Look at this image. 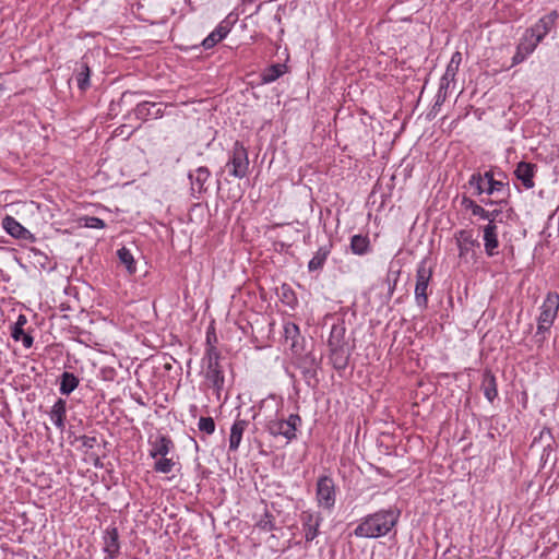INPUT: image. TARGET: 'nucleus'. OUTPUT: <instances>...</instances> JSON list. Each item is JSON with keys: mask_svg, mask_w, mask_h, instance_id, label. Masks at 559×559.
Wrapping results in <instances>:
<instances>
[{"mask_svg": "<svg viewBox=\"0 0 559 559\" xmlns=\"http://www.w3.org/2000/svg\"><path fill=\"white\" fill-rule=\"evenodd\" d=\"M401 512L396 508L381 509L361 518L353 534L358 538L386 536L397 524Z\"/></svg>", "mask_w": 559, "mask_h": 559, "instance_id": "obj_1", "label": "nucleus"}, {"mask_svg": "<svg viewBox=\"0 0 559 559\" xmlns=\"http://www.w3.org/2000/svg\"><path fill=\"white\" fill-rule=\"evenodd\" d=\"M499 178L495 177L493 170H487L484 174L474 173L471 175L467 186L473 189V195L481 197H502L508 199L510 197L509 182L503 173L498 174Z\"/></svg>", "mask_w": 559, "mask_h": 559, "instance_id": "obj_2", "label": "nucleus"}, {"mask_svg": "<svg viewBox=\"0 0 559 559\" xmlns=\"http://www.w3.org/2000/svg\"><path fill=\"white\" fill-rule=\"evenodd\" d=\"M202 368L206 385L212 388L219 399L225 385V376L221 365V353L215 346L210 345L205 349Z\"/></svg>", "mask_w": 559, "mask_h": 559, "instance_id": "obj_3", "label": "nucleus"}, {"mask_svg": "<svg viewBox=\"0 0 559 559\" xmlns=\"http://www.w3.org/2000/svg\"><path fill=\"white\" fill-rule=\"evenodd\" d=\"M559 310V294L556 292H549L542 306L540 313L537 319L536 336L544 335L548 332L557 318ZM545 336L542 337V341Z\"/></svg>", "mask_w": 559, "mask_h": 559, "instance_id": "obj_4", "label": "nucleus"}, {"mask_svg": "<svg viewBox=\"0 0 559 559\" xmlns=\"http://www.w3.org/2000/svg\"><path fill=\"white\" fill-rule=\"evenodd\" d=\"M301 425V418L298 414H290L287 419L274 418L266 424V430L273 437H284L287 442L297 438V430Z\"/></svg>", "mask_w": 559, "mask_h": 559, "instance_id": "obj_5", "label": "nucleus"}, {"mask_svg": "<svg viewBox=\"0 0 559 559\" xmlns=\"http://www.w3.org/2000/svg\"><path fill=\"white\" fill-rule=\"evenodd\" d=\"M432 267L428 264L426 259L417 264L416 269V285H415V301L416 305L426 309L428 306V287L432 277Z\"/></svg>", "mask_w": 559, "mask_h": 559, "instance_id": "obj_6", "label": "nucleus"}, {"mask_svg": "<svg viewBox=\"0 0 559 559\" xmlns=\"http://www.w3.org/2000/svg\"><path fill=\"white\" fill-rule=\"evenodd\" d=\"M230 176L242 179L249 171V157L247 148L236 141L233 148L228 153V160L226 163Z\"/></svg>", "mask_w": 559, "mask_h": 559, "instance_id": "obj_7", "label": "nucleus"}, {"mask_svg": "<svg viewBox=\"0 0 559 559\" xmlns=\"http://www.w3.org/2000/svg\"><path fill=\"white\" fill-rule=\"evenodd\" d=\"M337 488L330 476H320L316 484V502L320 509L332 511L336 503Z\"/></svg>", "mask_w": 559, "mask_h": 559, "instance_id": "obj_8", "label": "nucleus"}, {"mask_svg": "<svg viewBox=\"0 0 559 559\" xmlns=\"http://www.w3.org/2000/svg\"><path fill=\"white\" fill-rule=\"evenodd\" d=\"M323 522L320 512L313 510H305L300 513L301 530L307 543L312 542L319 535V528Z\"/></svg>", "mask_w": 559, "mask_h": 559, "instance_id": "obj_9", "label": "nucleus"}, {"mask_svg": "<svg viewBox=\"0 0 559 559\" xmlns=\"http://www.w3.org/2000/svg\"><path fill=\"white\" fill-rule=\"evenodd\" d=\"M559 17L558 11L554 10L548 14L542 16L534 25L526 29V32L534 37V40H542L555 27Z\"/></svg>", "mask_w": 559, "mask_h": 559, "instance_id": "obj_10", "label": "nucleus"}, {"mask_svg": "<svg viewBox=\"0 0 559 559\" xmlns=\"http://www.w3.org/2000/svg\"><path fill=\"white\" fill-rule=\"evenodd\" d=\"M539 41L534 40V37L526 31L523 34L520 43L516 46V51L512 57V66L522 63L528 56H531L537 48Z\"/></svg>", "mask_w": 559, "mask_h": 559, "instance_id": "obj_11", "label": "nucleus"}, {"mask_svg": "<svg viewBox=\"0 0 559 559\" xmlns=\"http://www.w3.org/2000/svg\"><path fill=\"white\" fill-rule=\"evenodd\" d=\"M484 249L488 257L498 254L499 239L497 224H487L483 227Z\"/></svg>", "mask_w": 559, "mask_h": 559, "instance_id": "obj_12", "label": "nucleus"}, {"mask_svg": "<svg viewBox=\"0 0 559 559\" xmlns=\"http://www.w3.org/2000/svg\"><path fill=\"white\" fill-rule=\"evenodd\" d=\"M150 456L157 459L158 456H167L175 448L173 440L165 435H158L154 439H150Z\"/></svg>", "mask_w": 559, "mask_h": 559, "instance_id": "obj_13", "label": "nucleus"}, {"mask_svg": "<svg viewBox=\"0 0 559 559\" xmlns=\"http://www.w3.org/2000/svg\"><path fill=\"white\" fill-rule=\"evenodd\" d=\"M455 241L459 249V257L461 259H466L468 253L473 251L475 246H478V242L473 237V231L467 229H461L455 234Z\"/></svg>", "mask_w": 559, "mask_h": 559, "instance_id": "obj_14", "label": "nucleus"}, {"mask_svg": "<svg viewBox=\"0 0 559 559\" xmlns=\"http://www.w3.org/2000/svg\"><path fill=\"white\" fill-rule=\"evenodd\" d=\"M136 119L145 121L150 118L157 119L163 116L162 104L142 102L133 110Z\"/></svg>", "mask_w": 559, "mask_h": 559, "instance_id": "obj_15", "label": "nucleus"}, {"mask_svg": "<svg viewBox=\"0 0 559 559\" xmlns=\"http://www.w3.org/2000/svg\"><path fill=\"white\" fill-rule=\"evenodd\" d=\"M120 550L117 527H108L104 534V552L109 559H116Z\"/></svg>", "mask_w": 559, "mask_h": 559, "instance_id": "obj_16", "label": "nucleus"}, {"mask_svg": "<svg viewBox=\"0 0 559 559\" xmlns=\"http://www.w3.org/2000/svg\"><path fill=\"white\" fill-rule=\"evenodd\" d=\"M536 170V165L526 162H520L516 165L514 170L515 177L522 182L523 187L526 189H532L534 187V175Z\"/></svg>", "mask_w": 559, "mask_h": 559, "instance_id": "obj_17", "label": "nucleus"}, {"mask_svg": "<svg viewBox=\"0 0 559 559\" xmlns=\"http://www.w3.org/2000/svg\"><path fill=\"white\" fill-rule=\"evenodd\" d=\"M456 74L457 70L447 66L445 72L440 79L436 104H441L447 99L450 85L454 83Z\"/></svg>", "mask_w": 559, "mask_h": 559, "instance_id": "obj_18", "label": "nucleus"}, {"mask_svg": "<svg viewBox=\"0 0 559 559\" xmlns=\"http://www.w3.org/2000/svg\"><path fill=\"white\" fill-rule=\"evenodd\" d=\"M211 173L207 167L201 166L195 170L189 173V179L191 181L192 191H197L198 193H202L206 190L205 183L209 180Z\"/></svg>", "mask_w": 559, "mask_h": 559, "instance_id": "obj_19", "label": "nucleus"}, {"mask_svg": "<svg viewBox=\"0 0 559 559\" xmlns=\"http://www.w3.org/2000/svg\"><path fill=\"white\" fill-rule=\"evenodd\" d=\"M345 331L346 329L343 323L332 325L330 336L328 340L330 352H337L341 350V348H344Z\"/></svg>", "mask_w": 559, "mask_h": 559, "instance_id": "obj_20", "label": "nucleus"}, {"mask_svg": "<svg viewBox=\"0 0 559 559\" xmlns=\"http://www.w3.org/2000/svg\"><path fill=\"white\" fill-rule=\"evenodd\" d=\"M248 427V421L245 419H236L230 428L229 435V451L236 452L242 440L245 430Z\"/></svg>", "mask_w": 559, "mask_h": 559, "instance_id": "obj_21", "label": "nucleus"}, {"mask_svg": "<svg viewBox=\"0 0 559 559\" xmlns=\"http://www.w3.org/2000/svg\"><path fill=\"white\" fill-rule=\"evenodd\" d=\"M49 416L55 426L63 430L67 416V402L63 399H58L52 405Z\"/></svg>", "mask_w": 559, "mask_h": 559, "instance_id": "obj_22", "label": "nucleus"}, {"mask_svg": "<svg viewBox=\"0 0 559 559\" xmlns=\"http://www.w3.org/2000/svg\"><path fill=\"white\" fill-rule=\"evenodd\" d=\"M481 389L485 397L489 402H493L498 396L497 380L495 374L489 370H486L483 374Z\"/></svg>", "mask_w": 559, "mask_h": 559, "instance_id": "obj_23", "label": "nucleus"}, {"mask_svg": "<svg viewBox=\"0 0 559 559\" xmlns=\"http://www.w3.org/2000/svg\"><path fill=\"white\" fill-rule=\"evenodd\" d=\"M2 227L14 238H24L27 229L12 216H5L2 219Z\"/></svg>", "mask_w": 559, "mask_h": 559, "instance_id": "obj_24", "label": "nucleus"}, {"mask_svg": "<svg viewBox=\"0 0 559 559\" xmlns=\"http://www.w3.org/2000/svg\"><path fill=\"white\" fill-rule=\"evenodd\" d=\"M90 78H91V69L88 63L82 59L80 62L79 69H76L75 80L78 83V87L84 92L90 87Z\"/></svg>", "mask_w": 559, "mask_h": 559, "instance_id": "obj_25", "label": "nucleus"}, {"mask_svg": "<svg viewBox=\"0 0 559 559\" xmlns=\"http://www.w3.org/2000/svg\"><path fill=\"white\" fill-rule=\"evenodd\" d=\"M79 383V378L75 374L64 371L60 378L59 391L63 395H69L78 388Z\"/></svg>", "mask_w": 559, "mask_h": 559, "instance_id": "obj_26", "label": "nucleus"}, {"mask_svg": "<svg viewBox=\"0 0 559 559\" xmlns=\"http://www.w3.org/2000/svg\"><path fill=\"white\" fill-rule=\"evenodd\" d=\"M286 71L287 67L283 63L272 64L262 72V82L265 84L272 83L285 74Z\"/></svg>", "mask_w": 559, "mask_h": 559, "instance_id": "obj_27", "label": "nucleus"}, {"mask_svg": "<svg viewBox=\"0 0 559 559\" xmlns=\"http://www.w3.org/2000/svg\"><path fill=\"white\" fill-rule=\"evenodd\" d=\"M350 249L354 254L364 255L370 251V240L368 236L354 235L350 239Z\"/></svg>", "mask_w": 559, "mask_h": 559, "instance_id": "obj_28", "label": "nucleus"}, {"mask_svg": "<svg viewBox=\"0 0 559 559\" xmlns=\"http://www.w3.org/2000/svg\"><path fill=\"white\" fill-rule=\"evenodd\" d=\"M330 254V247L329 246H322L318 249V251L314 253L312 259L308 263V270L310 272L321 270L328 259V255Z\"/></svg>", "mask_w": 559, "mask_h": 559, "instance_id": "obj_29", "label": "nucleus"}, {"mask_svg": "<svg viewBox=\"0 0 559 559\" xmlns=\"http://www.w3.org/2000/svg\"><path fill=\"white\" fill-rule=\"evenodd\" d=\"M237 20V14L229 13L223 21L218 23V25L213 29L216 33L218 39L223 40L229 34Z\"/></svg>", "mask_w": 559, "mask_h": 559, "instance_id": "obj_30", "label": "nucleus"}, {"mask_svg": "<svg viewBox=\"0 0 559 559\" xmlns=\"http://www.w3.org/2000/svg\"><path fill=\"white\" fill-rule=\"evenodd\" d=\"M119 261L126 266L130 274H134L136 271L134 258L129 249L122 247L117 251Z\"/></svg>", "mask_w": 559, "mask_h": 559, "instance_id": "obj_31", "label": "nucleus"}, {"mask_svg": "<svg viewBox=\"0 0 559 559\" xmlns=\"http://www.w3.org/2000/svg\"><path fill=\"white\" fill-rule=\"evenodd\" d=\"M546 443H555V438L549 428L543 427L538 435L534 437L531 447L534 448L537 444L544 445Z\"/></svg>", "mask_w": 559, "mask_h": 559, "instance_id": "obj_32", "label": "nucleus"}, {"mask_svg": "<svg viewBox=\"0 0 559 559\" xmlns=\"http://www.w3.org/2000/svg\"><path fill=\"white\" fill-rule=\"evenodd\" d=\"M330 357L334 368L344 369L347 366L348 355L344 348H341V350L337 352H330Z\"/></svg>", "mask_w": 559, "mask_h": 559, "instance_id": "obj_33", "label": "nucleus"}, {"mask_svg": "<svg viewBox=\"0 0 559 559\" xmlns=\"http://www.w3.org/2000/svg\"><path fill=\"white\" fill-rule=\"evenodd\" d=\"M159 459L154 464V471L157 473L168 474L173 471L175 462L167 456H158Z\"/></svg>", "mask_w": 559, "mask_h": 559, "instance_id": "obj_34", "label": "nucleus"}, {"mask_svg": "<svg viewBox=\"0 0 559 559\" xmlns=\"http://www.w3.org/2000/svg\"><path fill=\"white\" fill-rule=\"evenodd\" d=\"M284 335L286 341H292L290 346L295 347L297 343V337L299 336V328L294 322H286L284 324Z\"/></svg>", "mask_w": 559, "mask_h": 559, "instance_id": "obj_35", "label": "nucleus"}, {"mask_svg": "<svg viewBox=\"0 0 559 559\" xmlns=\"http://www.w3.org/2000/svg\"><path fill=\"white\" fill-rule=\"evenodd\" d=\"M501 210L495 209L492 211L485 210L481 205H479L477 213L475 216L487 221V224H497V217L500 215Z\"/></svg>", "mask_w": 559, "mask_h": 559, "instance_id": "obj_36", "label": "nucleus"}, {"mask_svg": "<svg viewBox=\"0 0 559 559\" xmlns=\"http://www.w3.org/2000/svg\"><path fill=\"white\" fill-rule=\"evenodd\" d=\"M26 323V317L24 314H20L11 331V336L14 341H20L21 335H24V325Z\"/></svg>", "mask_w": 559, "mask_h": 559, "instance_id": "obj_37", "label": "nucleus"}, {"mask_svg": "<svg viewBox=\"0 0 559 559\" xmlns=\"http://www.w3.org/2000/svg\"><path fill=\"white\" fill-rule=\"evenodd\" d=\"M215 421L212 417H200L198 429L205 435H213L215 431Z\"/></svg>", "mask_w": 559, "mask_h": 559, "instance_id": "obj_38", "label": "nucleus"}, {"mask_svg": "<svg viewBox=\"0 0 559 559\" xmlns=\"http://www.w3.org/2000/svg\"><path fill=\"white\" fill-rule=\"evenodd\" d=\"M257 526L264 532L272 531L274 528L273 515L269 512H265L257 522Z\"/></svg>", "mask_w": 559, "mask_h": 559, "instance_id": "obj_39", "label": "nucleus"}, {"mask_svg": "<svg viewBox=\"0 0 559 559\" xmlns=\"http://www.w3.org/2000/svg\"><path fill=\"white\" fill-rule=\"evenodd\" d=\"M461 205L463 209L471 211L472 215L475 216L480 204L476 203L473 199L464 195L462 198Z\"/></svg>", "mask_w": 559, "mask_h": 559, "instance_id": "obj_40", "label": "nucleus"}, {"mask_svg": "<svg viewBox=\"0 0 559 559\" xmlns=\"http://www.w3.org/2000/svg\"><path fill=\"white\" fill-rule=\"evenodd\" d=\"M480 203H483L486 206H492V205H502L507 204L508 199H503L502 197H496V199H491L488 195L486 197H479Z\"/></svg>", "mask_w": 559, "mask_h": 559, "instance_id": "obj_41", "label": "nucleus"}, {"mask_svg": "<svg viewBox=\"0 0 559 559\" xmlns=\"http://www.w3.org/2000/svg\"><path fill=\"white\" fill-rule=\"evenodd\" d=\"M85 226L88 228L102 229L105 227V222L96 216H90L85 219Z\"/></svg>", "mask_w": 559, "mask_h": 559, "instance_id": "obj_42", "label": "nucleus"}, {"mask_svg": "<svg viewBox=\"0 0 559 559\" xmlns=\"http://www.w3.org/2000/svg\"><path fill=\"white\" fill-rule=\"evenodd\" d=\"M222 39H218L216 33L212 31L206 38L203 39L202 46L205 49L213 48L217 43H219Z\"/></svg>", "mask_w": 559, "mask_h": 559, "instance_id": "obj_43", "label": "nucleus"}, {"mask_svg": "<svg viewBox=\"0 0 559 559\" xmlns=\"http://www.w3.org/2000/svg\"><path fill=\"white\" fill-rule=\"evenodd\" d=\"M555 443H546L543 447V451H542V454H540V462L543 463V465H545L550 455L552 454V452L555 451V447H554Z\"/></svg>", "mask_w": 559, "mask_h": 559, "instance_id": "obj_44", "label": "nucleus"}, {"mask_svg": "<svg viewBox=\"0 0 559 559\" xmlns=\"http://www.w3.org/2000/svg\"><path fill=\"white\" fill-rule=\"evenodd\" d=\"M461 62H462V53L460 51H455L452 53V57L450 59V62L448 63V67H452L453 69L459 71Z\"/></svg>", "mask_w": 559, "mask_h": 559, "instance_id": "obj_45", "label": "nucleus"}, {"mask_svg": "<svg viewBox=\"0 0 559 559\" xmlns=\"http://www.w3.org/2000/svg\"><path fill=\"white\" fill-rule=\"evenodd\" d=\"M20 341H22L23 346L25 348H31L33 346V343H34L33 336L29 335V334H26L25 332H24V335H21Z\"/></svg>", "mask_w": 559, "mask_h": 559, "instance_id": "obj_46", "label": "nucleus"}, {"mask_svg": "<svg viewBox=\"0 0 559 559\" xmlns=\"http://www.w3.org/2000/svg\"><path fill=\"white\" fill-rule=\"evenodd\" d=\"M81 440H82V444L86 448H93L94 443L96 442V439L94 437H87V436H83L81 438Z\"/></svg>", "mask_w": 559, "mask_h": 559, "instance_id": "obj_47", "label": "nucleus"}]
</instances>
